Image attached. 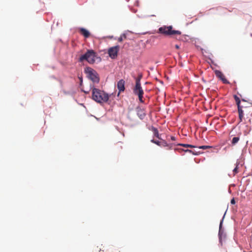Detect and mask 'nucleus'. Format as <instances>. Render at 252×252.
Wrapping results in <instances>:
<instances>
[{
    "label": "nucleus",
    "mask_w": 252,
    "mask_h": 252,
    "mask_svg": "<svg viewBox=\"0 0 252 252\" xmlns=\"http://www.w3.org/2000/svg\"><path fill=\"white\" fill-rule=\"evenodd\" d=\"M109 95L103 91L100 90L96 88H93L92 90V98L96 102L102 103L108 101Z\"/></svg>",
    "instance_id": "obj_1"
},
{
    "label": "nucleus",
    "mask_w": 252,
    "mask_h": 252,
    "mask_svg": "<svg viewBox=\"0 0 252 252\" xmlns=\"http://www.w3.org/2000/svg\"><path fill=\"white\" fill-rule=\"evenodd\" d=\"M142 74L140 73L138 74V77L135 79V85L133 89V92L135 95L138 96L139 101L143 103L144 100H143L144 91L142 89L141 85V79L142 78Z\"/></svg>",
    "instance_id": "obj_2"
},
{
    "label": "nucleus",
    "mask_w": 252,
    "mask_h": 252,
    "mask_svg": "<svg viewBox=\"0 0 252 252\" xmlns=\"http://www.w3.org/2000/svg\"><path fill=\"white\" fill-rule=\"evenodd\" d=\"M97 54L93 50H88L85 54L80 57L79 61L82 62L84 61H86L90 64H93L95 62Z\"/></svg>",
    "instance_id": "obj_3"
},
{
    "label": "nucleus",
    "mask_w": 252,
    "mask_h": 252,
    "mask_svg": "<svg viewBox=\"0 0 252 252\" xmlns=\"http://www.w3.org/2000/svg\"><path fill=\"white\" fill-rule=\"evenodd\" d=\"M158 32L165 35H180L181 32L179 31L173 30L172 26H163L158 29Z\"/></svg>",
    "instance_id": "obj_4"
},
{
    "label": "nucleus",
    "mask_w": 252,
    "mask_h": 252,
    "mask_svg": "<svg viewBox=\"0 0 252 252\" xmlns=\"http://www.w3.org/2000/svg\"><path fill=\"white\" fill-rule=\"evenodd\" d=\"M85 72L87 74L88 78L94 83H98L99 78L98 74L94 69L90 67H87L85 68Z\"/></svg>",
    "instance_id": "obj_5"
},
{
    "label": "nucleus",
    "mask_w": 252,
    "mask_h": 252,
    "mask_svg": "<svg viewBox=\"0 0 252 252\" xmlns=\"http://www.w3.org/2000/svg\"><path fill=\"white\" fill-rule=\"evenodd\" d=\"M119 50L120 46L119 45L110 47L108 50V54L109 57L112 59H116L117 57Z\"/></svg>",
    "instance_id": "obj_6"
},
{
    "label": "nucleus",
    "mask_w": 252,
    "mask_h": 252,
    "mask_svg": "<svg viewBox=\"0 0 252 252\" xmlns=\"http://www.w3.org/2000/svg\"><path fill=\"white\" fill-rule=\"evenodd\" d=\"M216 76L219 78L223 83L229 84L230 82L225 78L224 75L220 70H216L215 71Z\"/></svg>",
    "instance_id": "obj_7"
},
{
    "label": "nucleus",
    "mask_w": 252,
    "mask_h": 252,
    "mask_svg": "<svg viewBox=\"0 0 252 252\" xmlns=\"http://www.w3.org/2000/svg\"><path fill=\"white\" fill-rule=\"evenodd\" d=\"M79 32L83 35L85 38H88L90 36V32L86 29L83 28H80L79 29Z\"/></svg>",
    "instance_id": "obj_8"
},
{
    "label": "nucleus",
    "mask_w": 252,
    "mask_h": 252,
    "mask_svg": "<svg viewBox=\"0 0 252 252\" xmlns=\"http://www.w3.org/2000/svg\"><path fill=\"white\" fill-rule=\"evenodd\" d=\"M125 82L124 80H120L117 83V88L119 90V92H124L125 88Z\"/></svg>",
    "instance_id": "obj_9"
},
{
    "label": "nucleus",
    "mask_w": 252,
    "mask_h": 252,
    "mask_svg": "<svg viewBox=\"0 0 252 252\" xmlns=\"http://www.w3.org/2000/svg\"><path fill=\"white\" fill-rule=\"evenodd\" d=\"M242 108H243V106L238 108V113H239V119L240 120L241 122L242 121V119L244 116V113H243V111L242 110Z\"/></svg>",
    "instance_id": "obj_10"
},
{
    "label": "nucleus",
    "mask_w": 252,
    "mask_h": 252,
    "mask_svg": "<svg viewBox=\"0 0 252 252\" xmlns=\"http://www.w3.org/2000/svg\"><path fill=\"white\" fill-rule=\"evenodd\" d=\"M152 130L154 133V136L158 138L159 139H161V138L159 137L158 131L157 128L154 127H152Z\"/></svg>",
    "instance_id": "obj_11"
},
{
    "label": "nucleus",
    "mask_w": 252,
    "mask_h": 252,
    "mask_svg": "<svg viewBox=\"0 0 252 252\" xmlns=\"http://www.w3.org/2000/svg\"><path fill=\"white\" fill-rule=\"evenodd\" d=\"M234 98L235 99L236 104L237 105V107L239 108L240 107H242V106L240 105L241 100H240V99L239 98V97L238 96H237L236 95H235L234 96Z\"/></svg>",
    "instance_id": "obj_12"
},
{
    "label": "nucleus",
    "mask_w": 252,
    "mask_h": 252,
    "mask_svg": "<svg viewBox=\"0 0 252 252\" xmlns=\"http://www.w3.org/2000/svg\"><path fill=\"white\" fill-rule=\"evenodd\" d=\"M239 137H234L233 138L231 143L233 145H235L239 141Z\"/></svg>",
    "instance_id": "obj_13"
},
{
    "label": "nucleus",
    "mask_w": 252,
    "mask_h": 252,
    "mask_svg": "<svg viewBox=\"0 0 252 252\" xmlns=\"http://www.w3.org/2000/svg\"><path fill=\"white\" fill-rule=\"evenodd\" d=\"M178 145L182 146L183 147H186V148H194V147H195V146L192 145H189V144H179Z\"/></svg>",
    "instance_id": "obj_14"
},
{
    "label": "nucleus",
    "mask_w": 252,
    "mask_h": 252,
    "mask_svg": "<svg viewBox=\"0 0 252 252\" xmlns=\"http://www.w3.org/2000/svg\"><path fill=\"white\" fill-rule=\"evenodd\" d=\"M126 36L125 34H123L120 37L118 38L119 42H122L123 41L124 39H126Z\"/></svg>",
    "instance_id": "obj_15"
},
{
    "label": "nucleus",
    "mask_w": 252,
    "mask_h": 252,
    "mask_svg": "<svg viewBox=\"0 0 252 252\" xmlns=\"http://www.w3.org/2000/svg\"><path fill=\"white\" fill-rule=\"evenodd\" d=\"M151 141V142L155 143L159 146H161V141H156L154 139H152Z\"/></svg>",
    "instance_id": "obj_16"
},
{
    "label": "nucleus",
    "mask_w": 252,
    "mask_h": 252,
    "mask_svg": "<svg viewBox=\"0 0 252 252\" xmlns=\"http://www.w3.org/2000/svg\"><path fill=\"white\" fill-rule=\"evenodd\" d=\"M161 146L162 147L169 146V144L165 140H162V141H161Z\"/></svg>",
    "instance_id": "obj_17"
},
{
    "label": "nucleus",
    "mask_w": 252,
    "mask_h": 252,
    "mask_svg": "<svg viewBox=\"0 0 252 252\" xmlns=\"http://www.w3.org/2000/svg\"><path fill=\"white\" fill-rule=\"evenodd\" d=\"M221 227V222L220 223V231H219V233L220 241H221V237H222V233H221V231H220Z\"/></svg>",
    "instance_id": "obj_18"
},
{
    "label": "nucleus",
    "mask_w": 252,
    "mask_h": 252,
    "mask_svg": "<svg viewBox=\"0 0 252 252\" xmlns=\"http://www.w3.org/2000/svg\"><path fill=\"white\" fill-rule=\"evenodd\" d=\"M199 148L200 149L205 150V149H207L211 148V147L209 146H200Z\"/></svg>",
    "instance_id": "obj_19"
},
{
    "label": "nucleus",
    "mask_w": 252,
    "mask_h": 252,
    "mask_svg": "<svg viewBox=\"0 0 252 252\" xmlns=\"http://www.w3.org/2000/svg\"><path fill=\"white\" fill-rule=\"evenodd\" d=\"M237 166H238V165H237L236 167L233 170V175H235L236 173H237L238 172Z\"/></svg>",
    "instance_id": "obj_20"
},
{
    "label": "nucleus",
    "mask_w": 252,
    "mask_h": 252,
    "mask_svg": "<svg viewBox=\"0 0 252 252\" xmlns=\"http://www.w3.org/2000/svg\"><path fill=\"white\" fill-rule=\"evenodd\" d=\"M116 144L118 145V146H120V148L121 149L122 148V145L123 144V143L122 142H118L116 143Z\"/></svg>",
    "instance_id": "obj_21"
},
{
    "label": "nucleus",
    "mask_w": 252,
    "mask_h": 252,
    "mask_svg": "<svg viewBox=\"0 0 252 252\" xmlns=\"http://www.w3.org/2000/svg\"><path fill=\"white\" fill-rule=\"evenodd\" d=\"M230 203H231V204H235L236 202H235V199H234V198H233L231 200Z\"/></svg>",
    "instance_id": "obj_22"
},
{
    "label": "nucleus",
    "mask_w": 252,
    "mask_h": 252,
    "mask_svg": "<svg viewBox=\"0 0 252 252\" xmlns=\"http://www.w3.org/2000/svg\"><path fill=\"white\" fill-rule=\"evenodd\" d=\"M171 139L172 141H174V140H175V137L174 136H171Z\"/></svg>",
    "instance_id": "obj_23"
},
{
    "label": "nucleus",
    "mask_w": 252,
    "mask_h": 252,
    "mask_svg": "<svg viewBox=\"0 0 252 252\" xmlns=\"http://www.w3.org/2000/svg\"><path fill=\"white\" fill-rule=\"evenodd\" d=\"M175 48H176L177 49H179V48H180V47H179V46L178 45L176 44V45H175Z\"/></svg>",
    "instance_id": "obj_24"
},
{
    "label": "nucleus",
    "mask_w": 252,
    "mask_h": 252,
    "mask_svg": "<svg viewBox=\"0 0 252 252\" xmlns=\"http://www.w3.org/2000/svg\"><path fill=\"white\" fill-rule=\"evenodd\" d=\"M185 152H189V153H192V151L191 150H185Z\"/></svg>",
    "instance_id": "obj_25"
},
{
    "label": "nucleus",
    "mask_w": 252,
    "mask_h": 252,
    "mask_svg": "<svg viewBox=\"0 0 252 252\" xmlns=\"http://www.w3.org/2000/svg\"><path fill=\"white\" fill-rule=\"evenodd\" d=\"M242 100L243 101H246L244 99H242Z\"/></svg>",
    "instance_id": "obj_26"
}]
</instances>
